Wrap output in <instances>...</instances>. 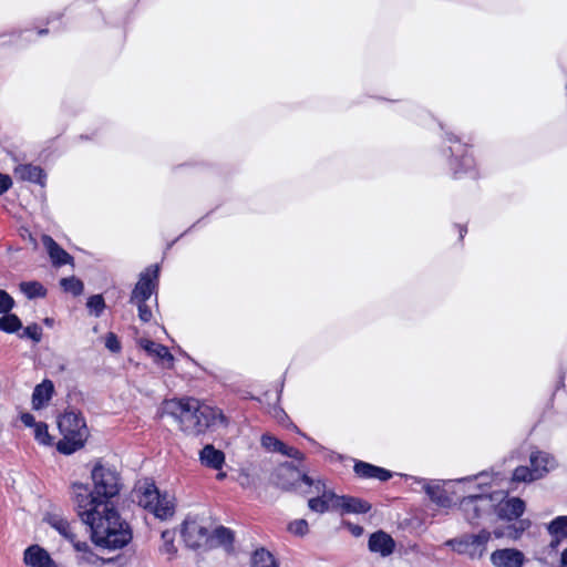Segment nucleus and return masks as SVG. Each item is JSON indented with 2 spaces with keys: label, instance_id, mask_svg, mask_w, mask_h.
I'll return each instance as SVG.
<instances>
[{
  "label": "nucleus",
  "instance_id": "f257e3e1",
  "mask_svg": "<svg viewBox=\"0 0 567 567\" xmlns=\"http://www.w3.org/2000/svg\"><path fill=\"white\" fill-rule=\"evenodd\" d=\"M91 480L92 488L81 482L71 484L78 516L89 527L90 539L96 547L123 549L132 542L133 529L113 502L123 487L121 474L100 458L93 464Z\"/></svg>",
  "mask_w": 567,
  "mask_h": 567
},
{
  "label": "nucleus",
  "instance_id": "f03ea898",
  "mask_svg": "<svg viewBox=\"0 0 567 567\" xmlns=\"http://www.w3.org/2000/svg\"><path fill=\"white\" fill-rule=\"evenodd\" d=\"M443 131L442 136V155L447 161V167L454 179L468 177L477 179L480 173L476 161L473 155V145L470 141H464L460 135L440 124Z\"/></svg>",
  "mask_w": 567,
  "mask_h": 567
},
{
  "label": "nucleus",
  "instance_id": "7ed1b4c3",
  "mask_svg": "<svg viewBox=\"0 0 567 567\" xmlns=\"http://www.w3.org/2000/svg\"><path fill=\"white\" fill-rule=\"evenodd\" d=\"M56 425L62 435L55 444L60 454L70 456L85 446L90 433L81 411L66 408L58 415Z\"/></svg>",
  "mask_w": 567,
  "mask_h": 567
},
{
  "label": "nucleus",
  "instance_id": "20e7f679",
  "mask_svg": "<svg viewBox=\"0 0 567 567\" xmlns=\"http://www.w3.org/2000/svg\"><path fill=\"white\" fill-rule=\"evenodd\" d=\"M217 423L223 426H227L229 423L223 410L209 405H199L198 400H196L188 424L183 427V431L186 434L198 436Z\"/></svg>",
  "mask_w": 567,
  "mask_h": 567
},
{
  "label": "nucleus",
  "instance_id": "39448f33",
  "mask_svg": "<svg viewBox=\"0 0 567 567\" xmlns=\"http://www.w3.org/2000/svg\"><path fill=\"white\" fill-rule=\"evenodd\" d=\"M492 537L491 532L483 528L477 534H463L446 540L445 545L458 555H465L470 559H482L487 550V544Z\"/></svg>",
  "mask_w": 567,
  "mask_h": 567
},
{
  "label": "nucleus",
  "instance_id": "423d86ee",
  "mask_svg": "<svg viewBox=\"0 0 567 567\" xmlns=\"http://www.w3.org/2000/svg\"><path fill=\"white\" fill-rule=\"evenodd\" d=\"M142 496L144 508L148 509L156 518L165 520L175 513V505L167 499L166 493H162L154 482L146 483Z\"/></svg>",
  "mask_w": 567,
  "mask_h": 567
},
{
  "label": "nucleus",
  "instance_id": "0eeeda50",
  "mask_svg": "<svg viewBox=\"0 0 567 567\" xmlns=\"http://www.w3.org/2000/svg\"><path fill=\"white\" fill-rule=\"evenodd\" d=\"M179 532L187 548L192 550L212 549L208 527L197 524L195 519H184Z\"/></svg>",
  "mask_w": 567,
  "mask_h": 567
},
{
  "label": "nucleus",
  "instance_id": "6e6552de",
  "mask_svg": "<svg viewBox=\"0 0 567 567\" xmlns=\"http://www.w3.org/2000/svg\"><path fill=\"white\" fill-rule=\"evenodd\" d=\"M491 502H493L492 495L482 492L464 496L461 499L460 506L464 512L466 520L471 525H475L478 519L492 509Z\"/></svg>",
  "mask_w": 567,
  "mask_h": 567
},
{
  "label": "nucleus",
  "instance_id": "1a4fd4ad",
  "mask_svg": "<svg viewBox=\"0 0 567 567\" xmlns=\"http://www.w3.org/2000/svg\"><path fill=\"white\" fill-rule=\"evenodd\" d=\"M492 513L498 520L511 523L513 520L524 519L523 515L526 511V502L518 496L502 497L496 504L491 502Z\"/></svg>",
  "mask_w": 567,
  "mask_h": 567
},
{
  "label": "nucleus",
  "instance_id": "9d476101",
  "mask_svg": "<svg viewBox=\"0 0 567 567\" xmlns=\"http://www.w3.org/2000/svg\"><path fill=\"white\" fill-rule=\"evenodd\" d=\"M196 399L190 396L174 398L163 402V412L181 424V429L188 424L193 405Z\"/></svg>",
  "mask_w": 567,
  "mask_h": 567
},
{
  "label": "nucleus",
  "instance_id": "9b49d317",
  "mask_svg": "<svg viewBox=\"0 0 567 567\" xmlns=\"http://www.w3.org/2000/svg\"><path fill=\"white\" fill-rule=\"evenodd\" d=\"M405 481H412L422 486L427 497L441 508H451L453 501L447 492L439 484H432L426 478L413 476L410 474H399Z\"/></svg>",
  "mask_w": 567,
  "mask_h": 567
},
{
  "label": "nucleus",
  "instance_id": "f8f14e48",
  "mask_svg": "<svg viewBox=\"0 0 567 567\" xmlns=\"http://www.w3.org/2000/svg\"><path fill=\"white\" fill-rule=\"evenodd\" d=\"M303 467V464H296L293 461L280 463L272 474L275 484L282 491L296 489V478Z\"/></svg>",
  "mask_w": 567,
  "mask_h": 567
},
{
  "label": "nucleus",
  "instance_id": "ddd939ff",
  "mask_svg": "<svg viewBox=\"0 0 567 567\" xmlns=\"http://www.w3.org/2000/svg\"><path fill=\"white\" fill-rule=\"evenodd\" d=\"M489 559L494 567H524L526 563L525 554L515 547L495 549Z\"/></svg>",
  "mask_w": 567,
  "mask_h": 567
},
{
  "label": "nucleus",
  "instance_id": "4468645a",
  "mask_svg": "<svg viewBox=\"0 0 567 567\" xmlns=\"http://www.w3.org/2000/svg\"><path fill=\"white\" fill-rule=\"evenodd\" d=\"M42 244L53 267L61 268L66 265L74 266V257L50 235H42Z\"/></svg>",
  "mask_w": 567,
  "mask_h": 567
},
{
  "label": "nucleus",
  "instance_id": "2eb2a0df",
  "mask_svg": "<svg viewBox=\"0 0 567 567\" xmlns=\"http://www.w3.org/2000/svg\"><path fill=\"white\" fill-rule=\"evenodd\" d=\"M396 547L394 538L383 529H378L369 535L368 549L381 557L391 556Z\"/></svg>",
  "mask_w": 567,
  "mask_h": 567
},
{
  "label": "nucleus",
  "instance_id": "dca6fc26",
  "mask_svg": "<svg viewBox=\"0 0 567 567\" xmlns=\"http://www.w3.org/2000/svg\"><path fill=\"white\" fill-rule=\"evenodd\" d=\"M23 563L28 567H58L50 553L38 544L29 545L23 551Z\"/></svg>",
  "mask_w": 567,
  "mask_h": 567
},
{
  "label": "nucleus",
  "instance_id": "f3484780",
  "mask_svg": "<svg viewBox=\"0 0 567 567\" xmlns=\"http://www.w3.org/2000/svg\"><path fill=\"white\" fill-rule=\"evenodd\" d=\"M532 526V522L528 518L513 520L507 523L506 525H499L491 532V534L496 538H507L509 540L516 542L522 538L524 533L529 529Z\"/></svg>",
  "mask_w": 567,
  "mask_h": 567
},
{
  "label": "nucleus",
  "instance_id": "a211bd4d",
  "mask_svg": "<svg viewBox=\"0 0 567 567\" xmlns=\"http://www.w3.org/2000/svg\"><path fill=\"white\" fill-rule=\"evenodd\" d=\"M337 502L334 507H337V511H340L342 515L367 514L372 508V505L368 501L352 495H338Z\"/></svg>",
  "mask_w": 567,
  "mask_h": 567
},
{
  "label": "nucleus",
  "instance_id": "6ab92c4d",
  "mask_svg": "<svg viewBox=\"0 0 567 567\" xmlns=\"http://www.w3.org/2000/svg\"><path fill=\"white\" fill-rule=\"evenodd\" d=\"M14 175L20 181L33 183L41 187L47 185L48 174L40 165H33L31 163L19 164L14 168Z\"/></svg>",
  "mask_w": 567,
  "mask_h": 567
},
{
  "label": "nucleus",
  "instance_id": "aec40b11",
  "mask_svg": "<svg viewBox=\"0 0 567 567\" xmlns=\"http://www.w3.org/2000/svg\"><path fill=\"white\" fill-rule=\"evenodd\" d=\"M54 392L55 388L53 381L50 379L42 380V382L37 384L33 389L31 399L32 409L40 411L48 406Z\"/></svg>",
  "mask_w": 567,
  "mask_h": 567
},
{
  "label": "nucleus",
  "instance_id": "412c9836",
  "mask_svg": "<svg viewBox=\"0 0 567 567\" xmlns=\"http://www.w3.org/2000/svg\"><path fill=\"white\" fill-rule=\"evenodd\" d=\"M337 498L338 494L333 489H324L320 495L308 499V507L317 514L337 511V507H334V504L338 503Z\"/></svg>",
  "mask_w": 567,
  "mask_h": 567
},
{
  "label": "nucleus",
  "instance_id": "4be33fe9",
  "mask_svg": "<svg viewBox=\"0 0 567 567\" xmlns=\"http://www.w3.org/2000/svg\"><path fill=\"white\" fill-rule=\"evenodd\" d=\"M199 461L208 468L220 471L225 465V453L213 444H206L199 451Z\"/></svg>",
  "mask_w": 567,
  "mask_h": 567
},
{
  "label": "nucleus",
  "instance_id": "5701e85b",
  "mask_svg": "<svg viewBox=\"0 0 567 567\" xmlns=\"http://www.w3.org/2000/svg\"><path fill=\"white\" fill-rule=\"evenodd\" d=\"M536 456H529V466L519 465L512 473L513 483H532L542 478V472L535 465Z\"/></svg>",
  "mask_w": 567,
  "mask_h": 567
},
{
  "label": "nucleus",
  "instance_id": "b1692460",
  "mask_svg": "<svg viewBox=\"0 0 567 567\" xmlns=\"http://www.w3.org/2000/svg\"><path fill=\"white\" fill-rule=\"evenodd\" d=\"M209 539L212 540V549L217 546L231 547L235 542V532L229 527L219 525L210 533Z\"/></svg>",
  "mask_w": 567,
  "mask_h": 567
},
{
  "label": "nucleus",
  "instance_id": "393cba45",
  "mask_svg": "<svg viewBox=\"0 0 567 567\" xmlns=\"http://www.w3.org/2000/svg\"><path fill=\"white\" fill-rule=\"evenodd\" d=\"M159 279H161V264H152L147 266L143 271L138 275V280L135 285L159 288Z\"/></svg>",
  "mask_w": 567,
  "mask_h": 567
},
{
  "label": "nucleus",
  "instance_id": "a878e982",
  "mask_svg": "<svg viewBox=\"0 0 567 567\" xmlns=\"http://www.w3.org/2000/svg\"><path fill=\"white\" fill-rule=\"evenodd\" d=\"M140 347L148 354L154 355L159 360H165L168 362H174L175 360L174 355L171 353L166 346L155 343L150 339H141Z\"/></svg>",
  "mask_w": 567,
  "mask_h": 567
},
{
  "label": "nucleus",
  "instance_id": "bb28decb",
  "mask_svg": "<svg viewBox=\"0 0 567 567\" xmlns=\"http://www.w3.org/2000/svg\"><path fill=\"white\" fill-rule=\"evenodd\" d=\"M152 296H154V305L156 309H158V289L134 285L130 296V302H147L151 300Z\"/></svg>",
  "mask_w": 567,
  "mask_h": 567
},
{
  "label": "nucleus",
  "instance_id": "cd10ccee",
  "mask_svg": "<svg viewBox=\"0 0 567 567\" xmlns=\"http://www.w3.org/2000/svg\"><path fill=\"white\" fill-rule=\"evenodd\" d=\"M251 567H279L276 557L265 547L257 548L251 554Z\"/></svg>",
  "mask_w": 567,
  "mask_h": 567
},
{
  "label": "nucleus",
  "instance_id": "c85d7f7f",
  "mask_svg": "<svg viewBox=\"0 0 567 567\" xmlns=\"http://www.w3.org/2000/svg\"><path fill=\"white\" fill-rule=\"evenodd\" d=\"M19 289L29 300L44 298L48 293L47 288L38 280L21 281Z\"/></svg>",
  "mask_w": 567,
  "mask_h": 567
},
{
  "label": "nucleus",
  "instance_id": "c756f323",
  "mask_svg": "<svg viewBox=\"0 0 567 567\" xmlns=\"http://www.w3.org/2000/svg\"><path fill=\"white\" fill-rule=\"evenodd\" d=\"M529 456H536L535 465L542 472V478L545 477L556 466L555 457L545 451L535 450L532 451Z\"/></svg>",
  "mask_w": 567,
  "mask_h": 567
},
{
  "label": "nucleus",
  "instance_id": "7c9ffc66",
  "mask_svg": "<svg viewBox=\"0 0 567 567\" xmlns=\"http://www.w3.org/2000/svg\"><path fill=\"white\" fill-rule=\"evenodd\" d=\"M22 328H23L22 320L20 319V317L17 313L10 311V313H4V315L0 316V331L1 332L8 333V334L19 333Z\"/></svg>",
  "mask_w": 567,
  "mask_h": 567
},
{
  "label": "nucleus",
  "instance_id": "2f4dec72",
  "mask_svg": "<svg viewBox=\"0 0 567 567\" xmlns=\"http://www.w3.org/2000/svg\"><path fill=\"white\" fill-rule=\"evenodd\" d=\"M45 522L68 542H73V538H75V534L71 530L70 523L65 518L50 515L45 518Z\"/></svg>",
  "mask_w": 567,
  "mask_h": 567
},
{
  "label": "nucleus",
  "instance_id": "473e14b6",
  "mask_svg": "<svg viewBox=\"0 0 567 567\" xmlns=\"http://www.w3.org/2000/svg\"><path fill=\"white\" fill-rule=\"evenodd\" d=\"M60 287L65 291L72 293L74 297H79L84 291L83 281L76 276L63 277L60 279Z\"/></svg>",
  "mask_w": 567,
  "mask_h": 567
},
{
  "label": "nucleus",
  "instance_id": "72a5a7b5",
  "mask_svg": "<svg viewBox=\"0 0 567 567\" xmlns=\"http://www.w3.org/2000/svg\"><path fill=\"white\" fill-rule=\"evenodd\" d=\"M546 530L549 535H557L567 539V515L554 517L547 525Z\"/></svg>",
  "mask_w": 567,
  "mask_h": 567
},
{
  "label": "nucleus",
  "instance_id": "f704fd0d",
  "mask_svg": "<svg viewBox=\"0 0 567 567\" xmlns=\"http://www.w3.org/2000/svg\"><path fill=\"white\" fill-rule=\"evenodd\" d=\"M85 306L89 313L95 318H100L106 309L105 299L102 293L89 296Z\"/></svg>",
  "mask_w": 567,
  "mask_h": 567
},
{
  "label": "nucleus",
  "instance_id": "c9c22d12",
  "mask_svg": "<svg viewBox=\"0 0 567 567\" xmlns=\"http://www.w3.org/2000/svg\"><path fill=\"white\" fill-rule=\"evenodd\" d=\"M377 468L378 465L361 460H354L353 472L360 478L374 480Z\"/></svg>",
  "mask_w": 567,
  "mask_h": 567
},
{
  "label": "nucleus",
  "instance_id": "e433bc0d",
  "mask_svg": "<svg viewBox=\"0 0 567 567\" xmlns=\"http://www.w3.org/2000/svg\"><path fill=\"white\" fill-rule=\"evenodd\" d=\"M34 430V439L35 441L44 446L53 445V436L49 433V426L45 422L39 421V423L33 427Z\"/></svg>",
  "mask_w": 567,
  "mask_h": 567
},
{
  "label": "nucleus",
  "instance_id": "4c0bfd02",
  "mask_svg": "<svg viewBox=\"0 0 567 567\" xmlns=\"http://www.w3.org/2000/svg\"><path fill=\"white\" fill-rule=\"evenodd\" d=\"M21 333H18L19 338L31 340L33 343H39L42 339L43 332L40 324L37 322L30 323L23 327Z\"/></svg>",
  "mask_w": 567,
  "mask_h": 567
},
{
  "label": "nucleus",
  "instance_id": "58836bf2",
  "mask_svg": "<svg viewBox=\"0 0 567 567\" xmlns=\"http://www.w3.org/2000/svg\"><path fill=\"white\" fill-rule=\"evenodd\" d=\"M287 530L297 537H305L309 533V524L305 518L293 519L288 523Z\"/></svg>",
  "mask_w": 567,
  "mask_h": 567
},
{
  "label": "nucleus",
  "instance_id": "ea45409f",
  "mask_svg": "<svg viewBox=\"0 0 567 567\" xmlns=\"http://www.w3.org/2000/svg\"><path fill=\"white\" fill-rule=\"evenodd\" d=\"M80 560L91 566H103L114 561V558H104L95 554L92 548L80 556Z\"/></svg>",
  "mask_w": 567,
  "mask_h": 567
},
{
  "label": "nucleus",
  "instance_id": "a19ab883",
  "mask_svg": "<svg viewBox=\"0 0 567 567\" xmlns=\"http://www.w3.org/2000/svg\"><path fill=\"white\" fill-rule=\"evenodd\" d=\"M17 303L13 297L4 289H0V316L10 313L16 308Z\"/></svg>",
  "mask_w": 567,
  "mask_h": 567
},
{
  "label": "nucleus",
  "instance_id": "79ce46f5",
  "mask_svg": "<svg viewBox=\"0 0 567 567\" xmlns=\"http://www.w3.org/2000/svg\"><path fill=\"white\" fill-rule=\"evenodd\" d=\"M260 443L265 450L277 453L282 441L270 433H265L261 435Z\"/></svg>",
  "mask_w": 567,
  "mask_h": 567
},
{
  "label": "nucleus",
  "instance_id": "37998d69",
  "mask_svg": "<svg viewBox=\"0 0 567 567\" xmlns=\"http://www.w3.org/2000/svg\"><path fill=\"white\" fill-rule=\"evenodd\" d=\"M28 32L29 31H7L0 33V47H8L7 44L19 43L22 35Z\"/></svg>",
  "mask_w": 567,
  "mask_h": 567
},
{
  "label": "nucleus",
  "instance_id": "c03bdc74",
  "mask_svg": "<svg viewBox=\"0 0 567 567\" xmlns=\"http://www.w3.org/2000/svg\"><path fill=\"white\" fill-rule=\"evenodd\" d=\"M105 348L112 353H120L122 350V342L115 332H107L104 341Z\"/></svg>",
  "mask_w": 567,
  "mask_h": 567
},
{
  "label": "nucleus",
  "instance_id": "a18cd8bd",
  "mask_svg": "<svg viewBox=\"0 0 567 567\" xmlns=\"http://www.w3.org/2000/svg\"><path fill=\"white\" fill-rule=\"evenodd\" d=\"M137 308V317L143 323L151 322L153 318V312L147 302H131Z\"/></svg>",
  "mask_w": 567,
  "mask_h": 567
},
{
  "label": "nucleus",
  "instance_id": "49530a36",
  "mask_svg": "<svg viewBox=\"0 0 567 567\" xmlns=\"http://www.w3.org/2000/svg\"><path fill=\"white\" fill-rule=\"evenodd\" d=\"M10 31H29L28 33H24L22 38L20 39L19 43L16 44H7L8 47H14V48H24L28 44L35 41V30L31 28H24V29H11Z\"/></svg>",
  "mask_w": 567,
  "mask_h": 567
},
{
  "label": "nucleus",
  "instance_id": "de8ad7c7",
  "mask_svg": "<svg viewBox=\"0 0 567 567\" xmlns=\"http://www.w3.org/2000/svg\"><path fill=\"white\" fill-rule=\"evenodd\" d=\"M215 209H212L210 212H208L205 216H203L202 218L197 219L193 225H190L184 233H182L178 237H176L174 240L169 241L167 245H166V248H165V251L164 254H166L167 250L172 249V247L182 238L184 237L186 234H188L189 231H192L194 228H196L198 225H200L210 214L214 213Z\"/></svg>",
  "mask_w": 567,
  "mask_h": 567
},
{
  "label": "nucleus",
  "instance_id": "09e8293b",
  "mask_svg": "<svg viewBox=\"0 0 567 567\" xmlns=\"http://www.w3.org/2000/svg\"><path fill=\"white\" fill-rule=\"evenodd\" d=\"M162 538L164 540V550L169 555H176L177 548L174 545V539L169 530L162 532Z\"/></svg>",
  "mask_w": 567,
  "mask_h": 567
},
{
  "label": "nucleus",
  "instance_id": "8fccbe9b",
  "mask_svg": "<svg viewBox=\"0 0 567 567\" xmlns=\"http://www.w3.org/2000/svg\"><path fill=\"white\" fill-rule=\"evenodd\" d=\"M299 483H303L309 487L313 486L316 483V481L311 476H309L308 468L306 466L300 471L296 478V488L298 487Z\"/></svg>",
  "mask_w": 567,
  "mask_h": 567
},
{
  "label": "nucleus",
  "instance_id": "3c124183",
  "mask_svg": "<svg viewBox=\"0 0 567 567\" xmlns=\"http://www.w3.org/2000/svg\"><path fill=\"white\" fill-rule=\"evenodd\" d=\"M394 475H396L395 472H392V471H390V470H388L385 467H382V466H378L374 480H378L380 482H388Z\"/></svg>",
  "mask_w": 567,
  "mask_h": 567
},
{
  "label": "nucleus",
  "instance_id": "603ef678",
  "mask_svg": "<svg viewBox=\"0 0 567 567\" xmlns=\"http://www.w3.org/2000/svg\"><path fill=\"white\" fill-rule=\"evenodd\" d=\"M12 178L8 174L0 172V196L6 194L12 187Z\"/></svg>",
  "mask_w": 567,
  "mask_h": 567
},
{
  "label": "nucleus",
  "instance_id": "864d4df0",
  "mask_svg": "<svg viewBox=\"0 0 567 567\" xmlns=\"http://www.w3.org/2000/svg\"><path fill=\"white\" fill-rule=\"evenodd\" d=\"M20 421L25 427H35L39 423V421L35 420V416L30 412H22L20 414Z\"/></svg>",
  "mask_w": 567,
  "mask_h": 567
},
{
  "label": "nucleus",
  "instance_id": "5fc2aeb1",
  "mask_svg": "<svg viewBox=\"0 0 567 567\" xmlns=\"http://www.w3.org/2000/svg\"><path fill=\"white\" fill-rule=\"evenodd\" d=\"M343 526H346L348 528V530L354 536V537H360L363 535L364 533V528L361 526V525H358V524H353L349 520H343Z\"/></svg>",
  "mask_w": 567,
  "mask_h": 567
},
{
  "label": "nucleus",
  "instance_id": "6e6d98bb",
  "mask_svg": "<svg viewBox=\"0 0 567 567\" xmlns=\"http://www.w3.org/2000/svg\"><path fill=\"white\" fill-rule=\"evenodd\" d=\"M70 543L72 544L74 550L81 553V555H83L91 548L86 542L78 540L76 537L73 538V542Z\"/></svg>",
  "mask_w": 567,
  "mask_h": 567
},
{
  "label": "nucleus",
  "instance_id": "4d7b16f0",
  "mask_svg": "<svg viewBox=\"0 0 567 567\" xmlns=\"http://www.w3.org/2000/svg\"><path fill=\"white\" fill-rule=\"evenodd\" d=\"M295 450H296V447L290 446V445H288V444L282 442L277 453H280L284 456H287V457L291 458L292 455H293Z\"/></svg>",
  "mask_w": 567,
  "mask_h": 567
},
{
  "label": "nucleus",
  "instance_id": "13d9d810",
  "mask_svg": "<svg viewBox=\"0 0 567 567\" xmlns=\"http://www.w3.org/2000/svg\"><path fill=\"white\" fill-rule=\"evenodd\" d=\"M400 103V110L403 113L414 111L416 106L411 101H398Z\"/></svg>",
  "mask_w": 567,
  "mask_h": 567
},
{
  "label": "nucleus",
  "instance_id": "bf43d9fd",
  "mask_svg": "<svg viewBox=\"0 0 567 567\" xmlns=\"http://www.w3.org/2000/svg\"><path fill=\"white\" fill-rule=\"evenodd\" d=\"M179 354L183 355L184 358H186L188 361H190L193 364L198 367L204 372L208 373V371L204 367H202L194 358H192L186 351L179 349ZM209 374H212V373L209 372Z\"/></svg>",
  "mask_w": 567,
  "mask_h": 567
},
{
  "label": "nucleus",
  "instance_id": "052dcab7",
  "mask_svg": "<svg viewBox=\"0 0 567 567\" xmlns=\"http://www.w3.org/2000/svg\"><path fill=\"white\" fill-rule=\"evenodd\" d=\"M454 228L458 231V240L462 241L467 234V227L466 225L462 224H454Z\"/></svg>",
  "mask_w": 567,
  "mask_h": 567
},
{
  "label": "nucleus",
  "instance_id": "680f3d73",
  "mask_svg": "<svg viewBox=\"0 0 567 567\" xmlns=\"http://www.w3.org/2000/svg\"><path fill=\"white\" fill-rule=\"evenodd\" d=\"M551 536V540L549 543V548L550 549H557L558 546L560 545V543L565 539V538H560V536H557V535H550Z\"/></svg>",
  "mask_w": 567,
  "mask_h": 567
},
{
  "label": "nucleus",
  "instance_id": "e2e57ef3",
  "mask_svg": "<svg viewBox=\"0 0 567 567\" xmlns=\"http://www.w3.org/2000/svg\"><path fill=\"white\" fill-rule=\"evenodd\" d=\"M297 432H298L301 436H303L306 440H308V441H309V443H311L312 445L317 446L319 450H324V447H323L321 444H319L315 439H312V437L308 436L306 433H302L299 429H297Z\"/></svg>",
  "mask_w": 567,
  "mask_h": 567
},
{
  "label": "nucleus",
  "instance_id": "0e129e2a",
  "mask_svg": "<svg viewBox=\"0 0 567 567\" xmlns=\"http://www.w3.org/2000/svg\"><path fill=\"white\" fill-rule=\"evenodd\" d=\"M291 458L297 461L298 464H302L303 461L306 460V455H305V453H302L298 449H296Z\"/></svg>",
  "mask_w": 567,
  "mask_h": 567
},
{
  "label": "nucleus",
  "instance_id": "69168bd1",
  "mask_svg": "<svg viewBox=\"0 0 567 567\" xmlns=\"http://www.w3.org/2000/svg\"><path fill=\"white\" fill-rule=\"evenodd\" d=\"M559 565L560 567H567V547L560 554Z\"/></svg>",
  "mask_w": 567,
  "mask_h": 567
},
{
  "label": "nucleus",
  "instance_id": "338daca9",
  "mask_svg": "<svg viewBox=\"0 0 567 567\" xmlns=\"http://www.w3.org/2000/svg\"><path fill=\"white\" fill-rule=\"evenodd\" d=\"M484 476H487V473L485 471L474 475V476H468V477H464V478H461L460 482H463V481H474V480H477V478H481V477H484Z\"/></svg>",
  "mask_w": 567,
  "mask_h": 567
},
{
  "label": "nucleus",
  "instance_id": "774afa93",
  "mask_svg": "<svg viewBox=\"0 0 567 567\" xmlns=\"http://www.w3.org/2000/svg\"><path fill=\"white\" fill-rule=\"evenodd\" d=\"M49 32H50L49 28H47V27L40 28V29L35 30V38L47 35Z\"/></svg>",
  "mask_w": 567,
  "mask_h": 567
}]
</instances>
